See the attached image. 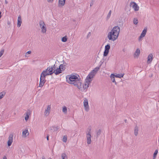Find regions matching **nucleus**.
<instances>
[{
  "label": "nucleus",
  "instance_id": "f257e3e1",
  "mask_svg": "<svg viewBox=\"0 0 159 159\" xmlns=\"http://www.w3.org/2000/svg\"><path fill=\"white\" fill-rule=\"evenodd\" d=\"M66 81L70 84H73L77 87L78 89L81 88V80L80 78H78L77 76L71 74L66 76Z\"/></svg>",
  "mask_w": 159,
  "mask_h": 159
},
{
  "label": "nucleus",
  "instance_id": "f03ea898",
  "mask_svg": "<svg viewBox=\"0 0 159 159\" xmlns=\"http://www.w3.org/2000/svg\"><path fill=\"white\" fill-rule=\"evenodd\" d=\"M120 31V28L118 26H115L113 28L110 32V40L113 41L117 39Z\"/></svg>",
  "mask_w": 159,
  "mask_h": 159
},
{
  "label": "nucleus",
  "instance_id": "7ed1b4c3",
  "mask_svg": "<svg viewBox=\"0 0 159 159\" xmlns=\"http://www.w3.org/2000/svg\"><path fill=\"white\" fill-rule=\"evenodd\" d=\"M93 79L92 78H90V79H89L88 76H87L86 78L85 79V83L83 85V87L82 88V86H81V88L80 89H80L81 91L83 92L86 89H87L88 87H89L90 84L91 83V82L92 80ZM82 84H81V86H82Z\"/></svg>",
  "mask_w": 159,
  "mask_h": 159
},
{
  "label": "nucleus",
  "instance_id": "20e7f679",
  "mask_svg": "<svg viewBox=\"0 0 159 159\" xmlns=\"http://www.w3.org/2000/svg\"><path fill=\"white\" fill-rule=\"evenodd\" d=\"M100 68V66H97L88 75V76H89V79H90V78L93 79Z\"/></svg>",
  "mask_w": 159,
  "mask_h": 159
},
{
  "label": "nucleus",
  "instance_id": "39448f33",
  "mask_svg": "<svg viewBox=\"0 0 159 159\" xmlns=\"http://www.w3.org/2000/svg\"><path fill=\"white\" fill-rule=\"evenodd\" d=\"M39 25L42 30V32L43 33H45L46 31V28L45 26V25L43 20L40 21Z\"/></svg>",
  "mask_w": 159,
  "mask_h": 159
},
{
  "label": "nucleus",
  "instance_id": "423d86ee",
  "mask_svg": "<svg viewBox=\"0 0 159 159\" xmlns=\"http://www.w3.org/2000/svg\"><path fill=\"white\" fill-rule=\"evenodd\" d=\"M91 129L86 134V137L87 138V143L88 144H90L91 142Z\"/></svg>",
  "mask_w": 159,
  "mask_h": 159
},
{
  "label": "nucleus",
  "instance_id": "0eeeda50",
  "mask_svg": "<svg viewBox=\"0 0 159 159\" xmlns=\"http://www.w3.org/2000/svg\"><path fill=\"white\" fill-rule=\"evenodd\" d=\"M130 5L132 7L135 11H137L139 10V7L135 2H131L130 4Z\"/></svg>",
  "mask_w": 159,
  "mask_h": 159
},
{
  "label": "nucleus",
  "instance_id": "6e6552de",
  "mask_svg": "<svg viewBox=\"0 0 159 159\" xmlns=\"http://www.w3.org/2000/svg\"><path fill=\"white\" fill-rule=\"evenodd\" d=\"M84 106L86 111H88L89 110V107L88 105V101L87 99L85 98L84 101Z\"/></svg>",
  "mask_w": 159,
  "mask_h": 159
},
{
  "label": "nucleus",
  "instance_id": "1a4fd4ad",
  "mask_svg": "<svg viewBox=\"0 0 159 159\" xmlns=\"http://www.w3.org/2000/svg\"><path fill=\"white\" fill-rule=\"evenodd\" d=\"M109 51V43H108L105 46V50L104 52L103 56L104 57L107 56L108 53Z\"/></svg>",
  "mask_w": 159,
  "mask_h": 159
},
{
  "label": "nucleus",
  "instance_id": "9d476101",
  "mask_svg": "<svg viewBox=\"0 0 159 159\" xmlns=\"http://www.w3.org/2000/svg\"><path fill=\"white\" fill-rule=\"evenodd\" d=\"M13 135L10 134L9 137V139L7 142V145L8 146H10L13 142Z\"/></svg>",
  "mask_w": 159,
  "mask_h": 159
},
{
  "label": "nucleus",
  "instance_id": "9b49d317",
  "mask_svg": "<svg viewBox=\"0 0 159 159\" xmlns=\"http://www.w3.org/2000/svg\"><path fill=\"white\" fill-rule=\"evenodd\" d=\"M51 109V106L50 105H48V107L46 109H45V112H44V115H45L47 116H48L49 113Z\"/></svg>",
  "mask_w": 159,
  "mask_h": 159
},
{
  "label": "nucleus",
  "instance_id": "f8f14e48",
  "mask_svg": "<svg viewBox=\"0 0 159 159\" xmlns=\"http://www.w3.org/2000/svg\"><path fill=\"white\" fill-rule=\"evenodd\" d=\"M147 28H144L143 30V31L142 33L141 34L139 38V40H141V39L144 37L147 32Z\"/></svg>",
  "mask_w": 159,
  "mask_h": 159
},
{
  "label": "nucleus",
  "instance_id": "ddd939ff",
  "mask_svg": "<svg viewBox=\"0 0 159 159\" xmlns=\"http://www.w3.org/2000/svg\"><path fill=\"white\" fill-rule=\"evenodd\" d=\"M49 75H50L48 73H45L44 72V71H43L41 74L40 78L45 79L46 77Z\"/></svg>",
  "mask_w": 159,
  "mask_h": 159
},
{
  "label": "nucleus",
  "instance_id": "4468645a",
  "mask_svg": "<svg viewBox=\"0 0 159 159\" xmlns=\"http://www.w3.org/2000/svg\"><path fill=\"white\" fill-rule=\"evenodd\" d=\"M153 59V55L152 54H150L148 57V60L147 62L149 64L151 62Z\"/></svg>",
  "mask_w": 159,
  "mask_h": 159
},
{
  "label": "nucleus",
  "instance_id": "2eb2a0df",
  "mask_svg": "<svg viewBox=\"0 0 159 159\" xmlns=\"http://www.w3.org/2000/svg\"><path fill=\"white\" fill-rule=\"evenodd\" d=\"M46 79H42L40 78V83L39 84V87H42L44 83L46 82Z\"/></svg>",
  "mask_w": 159,
  "mask_h": 159
},
{
  "label": "nucleus",
  "instance_id": "dca6fc26",
  "mask_svg": "<svg viewBox=\"0 0 159 159\" xmlns=\"http://www.w3.org/2000/svg\"><path fill=\"white\" fill-rule=\"evenodd\" d=\"M54 73L56 75H57L59 74L60 73H62V70L60 69V68L59 67V68H57L56 69H54Z\"/></svg>",
  "mask_w": 159,
  "mask_h": 159
},
{
  "label": "nucleus",
  "instance_id": "f3484780",
  "mask_svg": "<svg viewBox=\"0 0 159 159\" xmlns=\"http://www.w3.org/2000/svg\"><path fill=\"white\" fill-rule=\"evenodd\" d=\"M22 23V20L20 16H19L18 17L17 27H19L20 26Z\"/></svg>",
  "mask_w": 159,
  "mask_h": 159
},
{
  "label": "nucleus",
  "instance_id": "a211bd4d",
  "mask_svg": "<svg viewBox=\"0 0 159 159\" xmlns=\"http://www.w3.org/2000/svg\"><path fill=\"white\" fill-rule=\"evenodd\" d=\"M30 110H28L25 114V120L26 121H27L29 117V116L30 115Z\"/></svg>",
  "mask_w": 159,
  "mask_h": 159
},
{
  "label": "nucleus",
  "instance_id": "6ab92c4d",
  "mask_svg": "<svg viewBox=\"0 0 159 159\" xmlns=\"http://www.w3.org/2000/svg\"><path fill=\"white\" fill-rule=\"evenodd\" d=\"M140 53V50L138 48L135 51L134 57L135 58H138Z\"/></svg>",
  "mask_w": 159,
  "mask_h": 159
},
{
  "label": "nucleus",
  "instance_id": "aec40b11",
  "mask_svg": "<svg viewBox=\"0 0 159 159\" xmlns=\"http://www.w3.org/2000/svg\"><path fill=\"white\" fill-rule=\"evenodd\" d=\"M66 0H59V6H62L65 4Z\"/></svg>",
  "mask_w": 159,
  "mask_h": 159
},
{
  "label": "nucleus",
  "instance_id": "412c9836",
  "mask_svg": "<svg viewBox=\"0 0 159 159\" xmlns=\"http://www.w3.org/2000/svg\"><path fill=\"white\" fill-rule=\"evenodd\" d=\"M58 129L57 127H56L55 126H51L49 129L50 130H52L53 132L57 131Z\"/></svg>",
  "mask_w": 159,
  "mask_h": 159
},
{
  "label": "nucleus",
  "instance_id": "4be33fe9",
  "mask_svg": "<svg viewBox=\"0 0 159 159\" xmlns=\"http://www.w3.org/2000/svg\"><path fill=\"white\" fill-rule=\"evenodd\" d=\"M124 74H116V75L114 74V76H115V77L116 78H122L123 77L124 75Z\"/></svg>",
  "mask_w": 159,
  "mask_h": 159
},
{
  "label": "nucleus",
  "instance_id": "5701e85b",
  "mask_svg": "<svg viewBox=\"0 0 159 159\" xmlns=\"http://www.w3.org/2000/svg\"><path fill=\"white\" fill-rule=\"evenodd\" d=\"M96 138H97L98 136L100 135L101 133L102 130L101 129H99L98 130H97L96 131Z\"/></svg>",
  "mask_w": 159,
  "mask_h": 159
},
{
  "label": "nucleus",
  "instance_id": "b1692460",
  "mask_svg": "<svg viewBox=\"0 0 159 159\" xmlns=\"http://www.w3.org/2000/svg\"><path fill=\"white\" fill-rule=\"evenodd\" d=\"M50 70L48 72V73L50 75H52L53 73H54V70L55 69V68H53V67H49Z\"/></svg>",
  "mask_w": 159,
  "mask_h": 159
},
{
  "label": "nucleus",
  "instance_id": "393cba45",
  "mask_svg": "<svg viewBox=\"0 0 159 159\" xmlns=\"http://www.w3.org/2000/svg\"><path fill=\"white\" fill-rule=\"evenodd\" d=\"M59 67L60 68V69L62 71H64L66 69V67L65 65H63V64H61L59 66Z\"/></svg>",
  "mask_w": 159,
  "mask_h": 159
},
{
  "label": "nucleus",
  "instance_id": "a878e982",
  "mask_svg": "<svg viewBox=\"0 0 159 159\" xmlns=\"http://www.w3.org/2000/svg\"><path fill=\"white\" fill-rule=\"evenodd\" d=\"M28 133V135L29 134V133L28 132V130L27 129H25L24 131H23L22 132V135L24 136H25V137L26 136V134Z\"/></svg>",
  "mask_w": 159,
  "mask_h": 159
},
{
  "label": "nucleus",
  "instance_id": "bb28decb",
  "mask_svg": "<svg viewBox=\"0 0 159 159\" xmlns=\"http://www.w3.org/2000/svg\"><path fill=\"white\" fill-rule=\"evenodd\" d=\"M138 128L136 126L134 129V134L135 136H137L138 135Z\"/></svg>",
  "mask_w": 159,
  "mask_h": 159
},
{
  "label": "nucleus",
  "instance_id": "cd10ccee",
  "mask_svg": "<svg viewBox=\"0 0 159 159\" xmlns=\"http://www.w3.org/2000/svg\"><path fill=\"white\" fill-rule=\"evenodd\" d=\"M67 39V37L66 36H65L62 38L61 39V41L63 42H66Z\"/></svg>",
  "mask_w": 159,
  "mask_h": 159
},
{
  "label": "nucleus",
  "instance_id": "c85d7f7f",
  "mask_svg": "<svg viewBox=\"0 0 159 159\" xmlns=\"http://www.w3.org/2000/svg\"><path fill=\"white\" fill-rule=\"evenodd\" d=\"M114 77H115L114 76V74H111V80L113 82H115V84H116V83Z\"/></svg>",
  "mask_w": 159,
  "mask_h": 159
},
{
  "label": "nucleus",
  "instance_id": "c756f323",
  "mask_svg": "<svg viewBox=\"0 0 159 159\" xmlns=\"http://www.w3.org/2000/svg\"><path fill=\"white\" fill-rule=\"evenodd\" d=\"M6 93L4 92H2L0 93V99L2 98L5 94Z\"/></svg>",
  "mask_w": 159,
  "mask_h": 159
},
{
  "label": "nucleus",
  "instance_id": "7c9ffc66",
  "mask_svg": "<svg viewBox=\"0 0 159 159\" xmlns=\"http://www.w3.org/2000/svg\"><path fill=\"white\" fill-rule=\"evenodd\" d=\"M61 157L62 159H66L67 158V157L65 153H63L61 154Z\"/></svg>",
  "mask_w": 159,
  "mask_h": 159
},
{
  "label": "nucleus",
  "instance_id": "2f4dec72",
  "mask_svg": "<svg viewBox=\"0 0 159 159\" xmlns=\"http://www.w3.org/2000/svg\"><path fill=\"white\" fill-rule=\"evenodd\" d=\"M62 111L65 113H66L67 112V110L66 107L64 106L62 108Z\"/></svg>",
  "mask_w": 159,
  "mask_h": 159
},
{
  "label": "nucleus",
  "instance_id": "473e14b6",
  "mask_svg": "<svg viewBox=\"0 0 159 159\" xmlns=\"http://www.w3.org/2000/svg\"><path fill=\"white\" fill-rule=\"evenodd\" d=\"M67 137L66 135L64 136L63 139H62V140L64 142H66L67 141Z\"/></svg>",
  "mask_w": 159,
  "mask_h": 159
},
{
  "label": "nucleus",
  "instance_id": "72a5a7b5",
  "mask_svg": "<svg viewBox=\"0 0 159 159\" xmlns=\"http://www.w3.org/2000/svg\"><path fill=\"white\" fill-rule=\"evenodd\" d=\"M158 153V150H156L153 154V157L155 158L156 157Z\"/></svg>",
  "mask_w": 159,
  "mask_h": 159
},
{
  "label": "nucleus",
  "instance_id": "f704fd0d",
  "mask_svg": "<svg viewBox=\"0 0 159 159\" xmlns=\"http://www.w3.org/2000/svg\"><path fill=\"white\" fill-rule=\"evenodd\" d=\"M4 51V49H2L0 52V57L2 55Z\"/></svg>",
  "mask_w": 159,
  "mask_h": 159
},
{
  "label": "nucleus",
  "instance_id": "c9c22d12",
  "mask_svg": "<svg viewBox=\"0 0 159 159\" xmlns=\"http://www.w3.org/2000/svg\"><path fill=\"white\" fill-rule=\"evenodd\" d=\"M49 67H48L45 70H44L43 71H44V72L45 73H48V71H49Z\"/></svg>",
  "mask_w": 159,
  "mask_h": 159
},
{
  "label": "nucleus",
  "instance_id": "e433bc0d",
  "mask_svg": "<svg viewBox=\"0 0 159 159\" xmlns=\"http://www.w3.org/2000/svg\"><path fill=\"white\" fill-rule=\"evenodd\" d=\"M138 21L137 19H134V23L135 24H137L138 23Z\"/></svg>",
  "mask_w": 159,
  "mask_h": 159
},
{
  "label": "nucleus",
  "instance_id": "4c0bfd02",
  "mask_svg": "<svg viewBox=\"0 0 159 159\" xmlns=\"http://www.w3.org/2000/svg\"><path fill=\"white\" fill-rule=\"evenodd\" d=\"M91 33L90 32H89L87 36V38H88L91 35Z\"/></svg>",
  "mask_w": 159,
  "mask_h": 159
},
{
  "label": "nucleus",
  "instance_id": "58836bf2",
  "mask_svg": "<svg viewBox=\"0 0 159 159\" xmlns=\"http://www.w3.org/2000/svg\"><path fill=\"white\" fill-rule=\"evenodd\" d=\"M31 53V52L30 51H29L27 52L26 53V55L28 54H30Z\"/></svg>",
  "mask_w": 159,
  "mask_h": 159
},
{
  "label": "nucleus",
  "instance_id": "ea45409f",
  "mask_svg": "<svg viewBox=\"0 0 159 159\" xmlns=\"http://www.w3.org/2000/svg\"><path fill=\"white\" fill-rule=\"evenodd\" d=\"M11 22L9 20H8L7 21V25H9V27L10 26V25H11Z\"/></svg>",
  "mask_w": 159,
  "mask_h": 159
},
{
  "label": "nucleus",
  "instance_id": "a19ab883",
  "mask_svg": "<svg viewBox=\"0 0 159 159\" xmlns=\"http://www.w3.org/2000/svg\"><path fill=\"white\" fill-rule=\"evenodd\" d=\"M93 1H91V2L90 3V7L92 6L93 5Z\"/></svg>",
  "mask_w": 159,
  "mask_h": 159
},
{
  "label": "nucleus",
  "instance_id": "79ce46f5",
  "mask_svg": "<svg viewBox=\"0 0 159 159\" xmlns=\"http://www.w3.org/2000/svg\"><path fill=\"white\" fill-rule=\"evenodd\" d=\"M109 37H110V36H109V32L108 33V35H107V38L109 39Z\"/></svg>",
  "mask_w": 159,
  "mask_h": 159
},
{
  "label": "nucleus",
  "instance_id": "37998d69",
  "mask_svg": "<svg viewBox=\"0 0 159 159\" xmlns=\"http://www.w3.org/2000/svg\"><path fill=\"white\" fill-rule=\"evenodd\" d=\"M109 37H110V36H109V32L108 33V35H107V38L109 39Z\"/></svg>",
  "mask_w": 159,
  "mask_h": 159
},
{
  "label": "nucleus",
  "instance_id": "c03bdc74",
  "mask_svg": "<svg viewBox=\"0 0 159 159\" xmlns=\"http://www.w3.org/2000/svg\"><path fill=\"white\" fill-rule=\"evenodd\" d=\"M47 139V140H49V135L48 134L46 137Z\"/></svg>",
  "mask_w": 159,
  "mask_h": 159
},
{
  "label": "nucleus",
  "instance_id": "a18cd8bd",
  "mask_svg": "<svg viewBox=\"0 0 159 159\" xmlns=\"http://www.w3.org/2000/svg\"><path fill=\"white\" fill-rule=\"evenodd\" d=\"M52 67H53V68H55V64H54L53 66H52Z\"/></svg>",
  "mask_w": 159,
  "mask_h": 159
},
{
  "label": "nucleus",
  "instance_id": "49530a36",
  "mask_svg": "<svg viewBox=\"0 0 159 159\" xmlns=\"http://www.w3.org/2000/svg\"><path fill=\"white\" fill-rule=\"evenodd\" d=\"M109 12L108 13V15H107V20H108L109 18Z\"/></svg>",
  "mask_w": 159,
  "mask_h": 159
},
{
  "label": "nucleus",
  "instance_id": "de8ad7c7",
  "mask_svg": "<svg viewBox=\"0 0 159 159\" xmlns=\"http://www.w3.org/2000/svg\"><path fill=\"white\" fill-rule=\"evenodd\" d=\"M63 64V65H65V67H66V65L67 64L66 63H64Z\"/></svg>",
  "mask_w": 159,
  "mask_h": 159
},
{
  "label": "nucleus",
  "instance_id": "09e8293b",
  "mask_svg": "<svg viewBox=\"0 0 159 159\" xmlns=\"http://www.w3.org/2000/svg\"><path fill=\"white\" fill-rule=\"evenodd\" d=\"M1 13H2L1 12V11H0V19L1 18V17H2Z\"/></svg>",
  "mask_w": 159,
  "mask_h": 159
},
{
  "label": "nucleus",
  "instance_id": "8fccbe9b",
  "mask_svg": "<svg viewBox=\"0 0 159 159\" xmlns=\"http://www.w3.org/2000/svg\"><path fill=\"white\" fill-rule=\"evenodd\" d=\"M3 159H7L6 157L4 156L3 157Z\"/></svg>",
  "mask_w": 159,
  "mask_h": 159
},
{
  "label": "nucleus",
  "instance_id": "3c124183",
  "mask_svg": "<svg viewBox=\"0 0 159 159\" xmlns=\"http://www.w3.org/2000/svg\"><path fill=\"white\" fill-rule=\"evenodd\" d=\"M5 3L6 4H7L8 3V2L6 0H5Z\"/></svg>",
  "mask_w": 159,
  "mask_h": 159
},
{
  "label": "nucleus",
  "instance_id": "603ef678",
  "mask_svg": "<svg viewBox=\"0 0 159 159\" xmlns=\"http://www.w3.org/2000/svg\"><path fill=\"white\" fill-rule=\"evenodd\" d=\"M42 159H45V157H44V156H43L42 157Z\"/></svg>",
  "mask_w": 159,
  "mask_h": 159
},
{
  "label": "nucleus",
  "instance_id": "864d4df0",
  "mask_svg": "<svg viewBox=\"0 0 159 159\" xmlns=\"http://www.w3.org/2000/svg\"><path fill=\"white\" fill-rule=\"evenodd\" d=\"M48 159H51V158H48Z\"/></svg>",
  "mask_w": 159,
  "mask_h": 159
},
{
  "label": "nucleus",
  "instance_id": "5fc2aeb1",
  "mask_svg": "<svg viewBox=\"0 0 159 159\" xmlns=\"http://www.w3.org/2000/svg\"><path fill=\"white\" fill-rule=\"evenodd\" d=\"M75 21V20H73V21Z\"/></svg>",
  "mask_w": 159,
  "mask_h": 159
}]
</instances>
